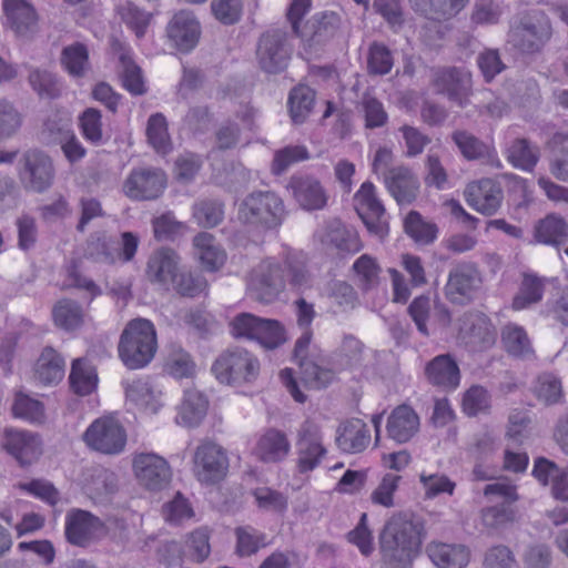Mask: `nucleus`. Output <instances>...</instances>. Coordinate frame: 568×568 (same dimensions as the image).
<instances>
[{"instance_id": "obj_1", "label": "nucleus", "mask_w": 568, "mask_h": 568, "mask_svg": "<svg viewBox=\"0 0 568 568\" xmlns=\"http://www.w3.org/2000/svg\"><path fill=\"white\" fill-rule=\"evenodd\" d=\"M426 538L422 518L410 511L394 513L379 532V548L385 562L395 567L410 565L420 554Z\"/></svg>"}, {"instance_id": "obj_2", "label": "nucleus", "mask_w": 568, "mask_h": 568, "mask_svg": "<svg viewBox=\"0 0 568 568\" xmlns=\"http://www.w3.org/2000/svg\"><path fill=\"white\" fill-rule=\"evenodd\" d=\"M158 349L156 332L146 318L131 320L121 333L118 344L119 357L130 369L145 367Z\"/></svg>"}, {"instance_id": "obj_3", "label": "nucleus", "mask_w": 568, "mask_h": 568, "mask_svg": "<svg viewBox=\"0 0 568 568\" xmlns=\"http://www.w3.org/2000/svg\"><path fill=\"white\" fill-rule=\"evenodd\" d=\"M284 217V203L272 191H254L246 195L239 206V220L241 222L265 230L280 226Z\"/></svg>"}, {"instance_id": "obj_4", "label": "nucleus", "mask_w": 568, "mask_h": 568, "mask_svg": "<svg viewBox=\"0 0 568 568\" xmlns=\"http://www.w3.org/2000/svg\"><path fill=\"white\" fill-rule=\"evenodd\" d=\"M258 358L243 347H233L221 353L212 365L216 379L227 385L252 383L260 374Z\"/></svg>"}, {"instance_id": "obj_5", "label": "nucleus", "mask_w": 568, "mask_h": 568, "mask_svg": "<svg viewBox=\"0 0 568 568\" xmlns=\"http://www.w3.org/2000/svg\"><path fill=\"white\" fill-rule=\"evenodd\" d=\"M286 276L283 266L266 258L255 265L246 276V291L248 296L262 304L275 302L285 291Z\"/></svg>"}, {"instance_id": "obj_6", "label": "nucleus", "mask_w": 568, "mask_h": 568, "mask_svg": "<svg viewBox=\"0 0 568 568\" xmlns=\"http://www.w3.org/2000/svg\"><path fill=\"white\" fill-rule=\"evenodd\" d=\"M288 33L280 28L263 32L256 43V61L267 74H280L286 70L293 54Z\"/></svg>"}, {"instance_id": "obj_7", "label": "nucleus", "mask_w": 568, "mask_h": 568, "mask_svg": "<svg viewBox=\"0 0 568 568\" xmlns=\"http://www.w3.org/2000/svg\"><path fill=\"white\" fill-rule=\"evenodd\" d=\"M552 36L550 20L542 12H535L520 19L508 33V42L521 53L539 52Z\"/></svg>"}, {"instance_id": "obj_8", "label": "nucleus", "mask_w": 568, "mask_h": 568, "mask_svg": "<svg viewBox=\"0 0 568 568\" xmlns=\"http://www.w3.org/2000/svg\"><path fill=\"white\" fill-rule=\"evenodd\" d=\"M432 85L435 93L464 109L473 93L471 73L464 68L442 67L433 70Z\"/></svg>"}, {"instance_id": "obj_9", "label": "nucleus", "mask_w": 568, "mask_h": 568, "mask_svg": "<svg viewBox=\"0 0 568 568\" xmlns=\"http://www.w3.org/2000/svg\"><path fill=\"white\" fill-rule=\"evenodd\" d=\"M229 470L226 452L213 442L201 443L193 455V474L204 485H215L224 479Z\"/></svg>"}, {"instance_id": "obj_10", "label": "nucleus", "mask_w": 568, "mask_h": 568, "mask_svg": "<svg viewBox=\"0 0 568 568\" xmlns=\"http://www.w3.org/2000/svg\"><path fill=\"white\" fill-rule=\"evenodd\" d=\"M166 182L168 178L162 169L140 166L129 173L123 183V192L133 201H153L162 195Z\"/></svg>"}, {"instance_id": "obj_11", "label": "nucleus", "mask_w": 568, "mask_h": 568, "mask_svg": "<svg viewBox=\"0 0 568 568\" xmlns=\"http://www.w3.org/2000/svg\"><path fill=\"white\" fill-rule=\"evenodd\" d=\"M354 207L371 234L383 239L388 233L386 210L377 197L375 185L366 181L354 195Z\"/></svg>"}, {"instance_id": "obj_12", "label": "nucleus", "mask_w": 568, "mask_h": 568, "mask_svg": "<svg viewBox=\"0 0 568 568\" xmlns=\"http://www.w3.org/2000/svg\"><path fill=\"white\" fill-rule=\"evenodd\" d=\"M83 440L92 449L106 455L120 454L126 443V434L114 418L94 420L83 434Z\"/></svg>"}, {"instance_id": "obj_13", "label": "nucleus", "mask_w": 568, "mask_h": 568, "mask_svg": "<svg viewBox=\"0 0 568 568\" xmlns=\"http://www.w3.org/2000/svg\"><path fill=\"white\" fill-rule=\"evenodd\" d=\"M497 332L490 320L480 312H466L458 318L457 338L471 351L491 347Z\"/></svg>"}, {"instance_id": "obj_14", "label": "nucleus", "mask_w": 568, "mask_h": 568, "mask_svg": "<svg viewBox=\"0 0 568 568\" xmlns=\"http://www.w3.org/2000/svg\"><path fill=\"white\" fill-rule=\"evenodd\" d=\"M481 285V276L474 263L463 262L454 266L448 274L445 295L454 304L470 303Z\"/></svg>"}, {"instance_id": "obj_15", "label": "nucleus", "mask_w": 568, "mask_h": 568, "mask_svg": "<svg viewBox=\"0 0 568 568\" xmlns=\"http://www.w3.org/2000/svg\"><path fill=\"white\" fill-rule=\"evenodd\" d=\"M64 534L71 545L88 547L105 535V525L90 511L72 508L65 515Z\"/></svg>"}, {"instance_id": "obj_16", "label": "nucleus", "mask_w": 568, "mask_h": 568, "mask_svg": "<svg viewBox=\"0 0 568 568\" xmlns=\"http://www.w3.org/2000/svg\"><path fill=\"white\" fill-rule=\"evenodd\" d=\"M297 467L301 473L315 469L325 456L326 449L322 444V433L317 424L305 420L297 432Z\"/></svg>"}, {"instance_id": "obj_17", "label": "nucleus", "mask_w": 568, "mask_h": 568, "mask_svg": "<svg viewBox=\"0 0 568 568\" xmlns=\"http://www.w3.org/2000/svg\"><path fill=\"white\" fill-rule=\"evenodd\" d=\"M133 469L139 483L149 490H162L172 479L169 463L153 453H142L134 457Z\"/></svg>"}, {"instance_id": "obj_18", "label": "nucleus", "mask_w": 568, "mask_h": 568, "mask_svg": "<svg viewBox=\"0 0 568 568\" xmlns=\"http://www.w3.org/2000/svg\"><path fill=\"white\" fill-rule=\"evenodd\" d=\"M54 178L51 159L41 151L30 150L23 155L22 179L27 187L42 193L48 190Z\"/></svg>"}, {"instance_id": "obj_19", "label": "nucleus", "mask_w": 568, "mask_h": 568, "mask_svg": "<svg viewBox=\"0 0 568 568\" xmlns=\"http://www.w3.org/2000/svg\"><path fill=\"white\" fill-rule=\"evenodd\" d=\"M166 36L174 48L187 53L199 42L201 36L200 22L192 12L182 10L175 13L168 23Z\"/></svg>"}, {"instance_id": "obj_20", "label": "nucleus", "mask_w": 568, "mask_h": 568, "mask_svg": "<svg viewBox=\"0 0 568 568\" xmlns=\"http://www.w3.org/2000/svg\"><path fill=\"white\" fill-rule=\"evenodd\" d=\"M2 445L21 466L31 465L42 455V442L32 432L7 429Z\"/></svg>"}, {"instance_id": "obj_21", "label": "nucleus", "mask_w": 568, "mask_h": 568, "mask_svg": "<svg viewBox=\"0 0 568 568\" xmlns=\"http://www.w3.org/2000/svg\"><path fill=\"white\" fill-rule=\"evenodd\" d=\"M288 187L295 201L305 211H318L327 205V191L315 176L293 175Z\"/></svg>"}, {"instance_id": "obj_22", "label": "nucleus", "mask_w": 568, "mask_h": 568, "mask_svg": "<svg viewBox=\"0 0 568 568\" xmlns=\"http://www.w3.org/2000/svg\"><path fill=\"white\" fill-rule=\"evenodd\" d=\"M180 270V256L169 247L155 250L149 257L145 276L152 284L169 290Z\"/></svg>"}, {"instance_id": "obj_23", "label": "nucleus", "mask_w": 568, "mask_h": 568, "mask_svg": "<svg viewBox=\"0 0 568 568\" xmlns=\"http://www.w3.org/2000/svg\"><path fill=\"white\" fill-rule=\"evenodd\" d=\"M464 195L468 205L487 216L495 214L503 201V191L499 184L490 179L469 183Z\"/></svg>"}, {"instance_id": "obj_24", "label": "nucleus", "mask_w": 568, "mask_h": 568, "mask_svg": "<svg viewBox=\"0 0 568 568\" xmlns=\"http://www.w3.org/2000/svg\"><path fill=\"white\" fill-rule=\"evenodd\" d=\"M7 24L22 38L31 37L38 29V16L27 0H3Z\"/></svg>"}, {"instance_id": "obj_25", "label": "nucleus", "mask_w": 568, "mask_h": 568, "mask_svg": "<svg viewBox=\"0 0 568 568\" xmlns=\"http://www.w3.org/2000/svg\"><path fill=\"white\" fill-rule=\"evenodd\" d=\"M384 183L399 205L410 204L417 197L419 183L406 166L392 168L384 173Z\"/></svg>"}, {"instance_id": "obj_26", "label": "nucleus", "mask_w": 568, "mask_h": 568, "mask_svg": "<svg viewBox=\"0 0 568 568\" xmlns=\"http://www.w3.org/2000/svg\"><path fill=\"white\" fill-rule=\"evenodd\" d=\"M290 452L287 435L280 429L268 428L257 439L253 454L263 463L275 464L284 460Z\"/></svg>"}, {"instance_id": "obj_27", "label": "nucleus", "mask_w": 568, "mask_h": 568, "mask_svg": "<svg viewBox=\"0 0 568 568\" xmlns=\"http://www.w3.org/2000/svg\"><path fill=\"white\" fill-rule=\"evenodd\" d=\"M335 440L342 452L358 454L371 443V433L362 419L352 418L338 426Z\"/></svg>"}, {"instance_id": "obj_28", "label": "nucleus", "mask_w": 568, "mask_h": 568, "mask_svg": "<svg viewBox=\"0 0 568 568\" xmlns=\"http://www.w3.org/2000/svg\"><path fill=\"white\" fill-rule=\"evenodd\" d=\"M419 429V417L415 410L407 406L396 407L387 419L386 430L390 439L398 444L409 442Z\"/></svg>"}, {"instance_id": "obj_29", "label": "nucleus", "mask_w": 568, "mask_h": 568, "mask_svg": "<svg viewBox=\"0 0 568 568\" xmlns=\"http://www.w3.org/2000/svg\"><path fill=\"white\" fill-rule=\"evenodd\" d=\"M428 382L444 390L455 389L460 382V372L456 361L449 354L438 355L425 367Z\"/></svg>"}, {"instance_id": "obj_30", "label": "nucleus", "mask_w": 568, "mask_h": 568, "mask_svg": "<svg viewBox=\"0 0 568 568\" xmlns=\"http://www.w3.org/2000/svg\"><path fill=\"white\" fill-rule=\"evenodd\" d=\"M432 562L438 568H464L469 562L470 551L464 545L432 541L426 547Z\"/></svg>"}, {"instance_id": "obj_31", "label": "nucleus", "mask_w": 568, "mask_h": 568, "mask_svg": "<svg viewBox=\"0 0 568 568\" xmlns=\"http://www.w3.org/2000/svg\"><path fill=\"white\" fill-rule=\"evenodd\" d=\"M469 0H409L413 10L433 21H446L457 16Z\"/></svg>"}, {"instance_id": "obj_32", "label": "nucleus", "mask_w": 568, "mask_h": 568, "mask_svg": "<svg viewBox=\"0 0 568 568\" xmlns=\"http://www.w3.org/2000/svg\"><path fill=\"white\" fill-rule=\"evenodd\" d=\"M534 237L537 243L559 251L568 241V223L559 215L549 214L535 225Z\"/></svg>"}, {"instance_id": "obj_33", "label": "nucleus", "mask_w": 568, "mask_h": 568, "mask_svg": "<svg viewBox=\"0 0 568 568\" xmlns=\"http://www.w3.org/2000/svg\"><path fill=\"white\" fill-rule=\"evenodd\" d=\"M209 402L206 397L196 389H187L176 416V422L186 427H196L206 415Z\"/></svg>"}, {"instance_id": "obj_34", "label": "nucleus", "mask_w": 568, "mask_h": 568, "mask_svg": "<svg viewBox=\"0 0 568 568\" xmlns=\"http://www.w3.org/2000/svg\"><path fill=\"white\" fill-rule=\"evenodd\" d=\"M125 396L129 402L152 414L158 413L161 404V392L155 389L149 379H135L125 386Z\"/></svg>"}, {"instance_id": "obj_35", "label": "nucleus", "mask_w": 568, "mask_h": 568, "mask_svg": "<svg viewBox=\"0 0 568 568\" xmlns=\"http://www.w3.org/2000/svg\"><path fill=\"white\" fill-rule=\"evenodd\" d=\"M64 359L52 347H45L34 367V379L42 385L59 383L64 376Z\"/></svg>"}, {"instance_id": "obj_36", "label": "nucleus", "mask_w": 568, "mask_h": 568, "mask_svg": "<svg viewBox=\"0 0 568 568\" xmlns=\"http://www.w3.org/2000/svg\"><path fill=\"white\" fill-rule=\"evenodd\" d=\"M193 245L202 266L206 271H216L225 262V252L216 244L212 234L202 232L194 240Z\"/></svg>"}, {"instance_id": "obj_37", "label": "nucleus", "mask_w": 568, "mask_h": 568, "mask_svg": "<svg viewBox=\"0 0 568 568\" xmlns=\"http://www.w3.org/2000/svg\"><path fill=\"white\" fill-rule=\"evenodd\" d=\"M365 345L353 334H344L339 346L333 353L334 365L338 369L359 366L364 358Z\"/></svg>"}, {"instance_id": "obj_38", "label": "nucleus", "mask_w": 568, "mask_h": 568, "mask_svg": "<svg viewBox=\"0 0 568 568\" xmlns=\"http://www.w3.org/2000/svg\"><path fill=\"white\" fill-rule=\"evenodd\" d=\"M315 91L307 85H297L290 91L287 105L291 119L295 124L306 121L315 104Z\"/></svg>"}, {"instance_id": "obj_39", "label": "nucleus", "mask_w": 568, "mask_h": 568, "mask_svg": "<svg viewBox=\"0 0 568 568\" xmlns=\"http://www.w3.org/2000/svg\"><path fill=\"white\" fill-rule=\"evenodd\" d=\"M324 241L339 253H356L362 247L357 233L341 221H334L327 226Z\"/></svg>"}, {"instance_id": "obj_40", "label": "nucleus", "mask_w": 568, "mask_h": 568, "mask_svg": "<svg viewBox=\"0 0 568 568\" xmlns=\"http://www.w3.org/2000/svg\"><path fill=\"white\" fill-rule=\"evenodd\" d=\"M286 283L293 290L304 291L313 285V276L307 268L306 260L302 254H288L284 262Z\"/></svg>"}, {"instance_id": "obj_41", "label": "nucleus", "mask_w": 568, "mask_h": 568, "mask_svg": "<svg viewBox=\"0 0 568 568\" xmlns=\"http://www.w3.org/2000/svg\"><path fill=\"white\" fill-rule=\"evenodd\" d=\"M54 324L64 331H74L83 324L82 306L73 300L62 298L52 310Z\"/></svg>"}, {"instance_id": "obj_42", "label": "nucleus", "mask_w": 568, "mask_h": 568, "mask_svg": "<svg viewBox=\"0 0 568 568\" xmlns=\"http://www.w3.org/2000/svg\"><path fill=\"white\" fill-rule=\"evenodd\" d=\"M69 379L74 393L85 396L97 387L98 375L94 367L87 359L77 358L72 363Z\"/></svg>"}, {"instance_id": "obj_43", "label": "nucleus", "mask_w": 568, "mask_h": 568, "mask_svg": "<svg viewBox=\"0 0 568 568\" xmlns=\"http://www.w3.org/2000/svg\"><path fill=\"white\" fill-rule=\"evenodd\" d=\"M547 278L536 274H524L518 294L513 301L515 310H524L542 300Z\"/></svg>"}, {"instance_id": "obj_44", "label": "nucleus", "mask_w": 568, "mask_h": 568, "mask_svg": "<svg viewBox=\"0 0 568 568\" xmlns=\"http://www.w3.org/2000/svg\"><path fill=\"white\" fill-rule=\"evenodd\" d=\"M507 159L515 168L531 171L539 160V149L529 140L518 138L509 145Z\"/></svg>"}, {"instance_id": "obj_45", "label": "nucleus", "mask_w": 568, "mask_h": 568, "mask_svg": "<svg viewBox=\"0 0 568 568\" xmlns=\"http://www.w3.org/2000/svg\"><path fill=\"white\" fill-rule=\"evenodd\" d=\"M119 77L122 85L133 95H142L146 92L141 68L135 64L125 51L119 57Z\"/></svg>"}, {"instance_id": "obj_46", "label": "nucleus", "mask_w": 568, "mask_h": 568, "mask_svg": "<svg viewBox=\"0 0 568 568\" xmlns=\"http://www.w3.org/2000/svg\"><path fill=\"white\" fill-rule=\"evenodd\" d=\"M235 554L240 557H250L268 545L264 532L252 526H242L235 529Z\"/></svg>"}, {"instance_id": "obj_47", "label": "nucleus", "mask_w": 568, "mask_h": 568, "mask_svg": "<svg viewBox=\"0 0 568 568\" xmlns=\"http://www.w3.org/2000/svg\"><path fill=\"white\" fill-rule=\"evenodd\" d=\"M286 341V329L280 321L261 317L254 342L265 349H276Z\"/></svg>"}, {"instance_id": "obj_48", "label": "nucleus", "mask_w": 568, "mask_h": 568, "mask_svg": "<svg viewBox=\"0 0 568 568\" xmlns=\"http://www.w3.org/2000/svg\"><path fill=\"white\" fill-rule=\"evenodd\" d=\"M404 229L416 243L428 245L433 243L438 233L435 223L427 222L417 211H410L404 220Z\"/></svg>"}, {"instance_id": "obj_49", "label": "nucleus", "mask_w": 568, "mask_h": 568, "mask_svg": "<svg viewBox=\"0 0 568 568\" xmlns=\"http://www.w3.org/2000/svg\"><path fill=\"white\" fill-rule=\"evenodd\" d=\"M505 349L513 356L527 357L532 354V347L526 331L517 324H507L501 331Z\"/></svg>"}, {"instance_id": "obj_50", "label": "nucleus", "mask_w": 568, "mask_h": 568, "mask_svg": "<svg viewBox=\"0 0 568 568\" xmlns=\"http://www.w3.org/2000/svg\"><path fill=\"white\" fill-rule=\"evenodd\" d=\"M353 271L362 291L368 292L378 285L381 266L373 256L368 254L361 255L354 262Z\"/></svg>"}, {"instance_id": "obj_51", "label": "nucleus", "mask_w": 568, "mask_h": 568, "mask_svg": "<svg viewBox=\"0 0 568 568\" xmlns=\"http://www.w3.org/2000/svg\"><path fill=\"white\" fill-rule=\"evenodd\" d=\"M146 136L148 142L158 153L166 154L171 151L172 143L168 132V122L162 113H155L149 118Z\"/></svg>"}, {"instance_id": "obj_52", "label": "nucleus", "mask_w": 568, "mask_h": 568, "mask_svg": "<svg viewBox=\"0 0 568 568\" xmlns=\"http://www.w3.org/2000/svg\"><path fill=\"white\" fill-rule=\"evenodd\" d=\"M452 140L468 161L484 159L489 155L488 145L466 130H455L452 133Z\"/></svg>"}, {"instance_id": "obj_53", "label": "nucleus", "mask_w": 568, "mask_h": 568, "mask_svg": "<svg viewBox=\"0 0 568 568\" xmlns=\"http://www.w3.org/2000/svg\"><path fill=\"white\" fill-rule=\"evenodd\" d=\"M339 26V17L334 12H325L316 14L312 21L308 22L311 32L307 33L310 40L314 43H322L333 38Z\"/></svg>"}, {"instance_id": "obj_54", "label": "nucleus", "mask_w": 568, "mask_h": 568, "mask_svg": "<svg viewBox=\"0 0 568 568\" xmlns=\"http://www.w3.org/2000/svg\"><path fill=\"white\" fill-rule=\"evenodd\" d=\"M28 80L41 99L52 100L61 94V85L58 79L47 70L32 69Z\"/></svg>"}, {"instance_id": "obj_55", "label": "nucleus", "mask_w": 568, "mask_h": 568, "mask_svg": "<svg viewBox=\"0 0 568 568\" xmlns=\"http://www.w3.org/2000/svg\"><path fill=\"white\" fill-rule=\"evenodd\" d=\"M164 371L174 378H187L194 374L195 364L187 352L181 347H172L165 359Z\"/></svg>"}, {"instance_id": "obj_56", "label": "nucleus", "mask_w": 568, "mask_h": 568, "mask_svg": "<svg viewBox=\"0 0 568 568\" xmlns=\"http://www.w3.org/2000/svg\"><path fill=\"white\" fill-rule=\"evenodd\" d=\"M61 63L73 77H82L89 67L88 49L82 43H73L62 50Z\"/></svg>"}, {"instance_id": "obj_57", "label": "nucleus", "mask_w": 568, "mask_h": 568, "mask_svg": "<svg viewBox=\"0 0 568 568\" xmlns=\"http://www.w3.org/2000/svg\"><path fill=\"white\" fill-rule=\"evenodd\" d=\"M193 216L199 225L214 227L224 219V204L217 200H202L194 204Z\"/></svg>"}, {"instance_id": "obj_58", "label": "nucleus", "mask_w": 568, "mask_h": 568, "mask_svg": "<svg viewBox=\"0 0 568 568\" xmlns=\"http://www.w3.org/2000/svg\"><path fill=\"white\" fill-rule=\"evenodd\" d=\"M532 392L545 405L557 404L562 398L561 382L552 374L540 375L534 384Z\"/></svg>"}, {"instance_id": "obj_59", "label": "nucleus", "mask_w": 568, "mask_h": 568, "mask_svg": "<svg viewBox=\"0 0 568 568\" xmlns=\"http://www.w3.org/2000/svg\"><path fill=\"white\" fill-rule=\"evenodd\" d=\"M394 58L390 50L383 43L373 42L368 49L367 70L373 75H385L390 72Z\"/></svg>"}, {"instance_id": "obj_60", "label": "nucleus", "mask_w": 568, "mask_h": 568, "mask_svg": "<svg viewBox=\"0 0 568 568\" xmlns=\"http://www.w3.org/2000/svg\"><path fill=\"white\" fill-rule=\"evenodd\" d=\"M302 378L314 389L327 387L335 379V371L322 367L312 361H301Z\"/></svg>"}, {"instance_id": "obj_61", "label": "nucleus", "mask_w": 568, "mask_h": 568, "mask_svg": "<svg viewBox=\"0 0 568 568\" xmlns=\"http://www.w3.org/2000/svg\"><path fill=\"white\" fill-rule=\"evenodd\" d=\"M12 414L14 417L26 419L31 423H42L44 419L43 404L22 393L16 395Z\"/></svg>"}, {"instance_id": "obj_62", "label": "nucleus", "mask_w": 568, "mask_h": 568, "mask_svg": "<svg viewBox=\"0 0 568 568\" xmlns=\"http://www.w3.org/2000/svg\"><path fill=\"white\" fill-rule=\"evenodd\" d=\"M206 280L203 276L181 270H179L174 276V281L171 283L174 291L185 297L200 295L206 288Z\"/></svg>"}, {"instance_id": "obj_63", "label": "nucleus", "mask_w": 568, "mask_h": 568, "mask_svg": "<svg viewBox=\"0 0 568 568\" xmlns=\"http://www.w3.org/2000/svg\"><path fill=\"white\" fill-rule=\"evenodd\" d=\"M260 316L251 313H240L229 323L230 334L235 339L255 341Z\"/></svg>"}, {"instance_id": "obj_64", "label": "nucleus", "mask_w": 568, "mask_h": 568, "mask_svg": "<svg viewBox=\"0 0 568 568\" xmlns=\"http://www.w3.org/2000/svg\"><path fill=\"white\" fill-rule=\"evenodd\" d=\"M118 13L122 21L126 23L141 38L145 33L151 16L140 10L133 2L125 1L118 7Z\"/></svg>"}]
</instances>
